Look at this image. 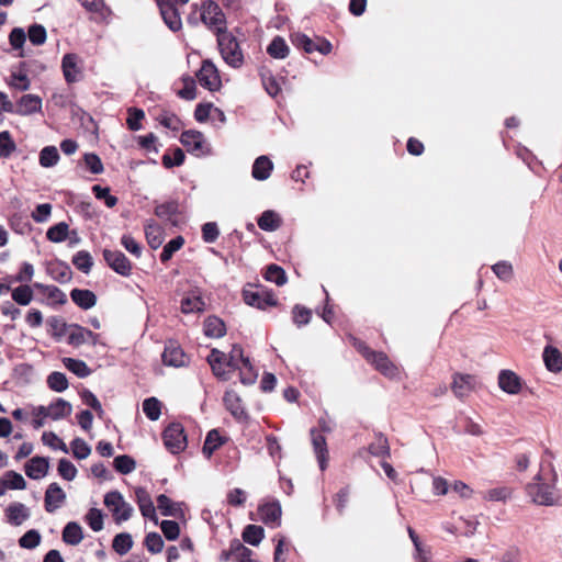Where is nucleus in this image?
<instances>
[{"label": "nucleus", "instance_id": "603ef678", "mask_svg": "<svg viewBox=\"0 0 562 562\" xmlns=\"http://www.w3.org/2000/svg\"><path fill=\"white\" fill-rule=\"evenodd\" d=\"M157 506L164 516H177L181 510L179 503H173L167 495L160 494L157 496Z\"/></svg>", "mask_w": 562, "mask_h": 562}, {"label": "nucleus", "instance_id": "c03bdc74", "mask_svg": "<svg viewBox=\"0 0 562 562\" xmlns=\"http://www.w3.org/2000/svg\"><path fill=\"white\" fill-rule=\"evenodd\" d=\"M143 412L149 420H158L161 415V402L154 396L145 398L143 402Z\"/></svg>", "mask_w": 562, "mask_h": 562}, {"label": "nucleus", "instance_id": "c85d7f7f", "mask_svg": "<svg viewBox=\"0 0 562 562\" xmlns=\"http://www.w3.org/2000/svg\"><path fill=\"white\" fill-rule=\"evenodd\" d=\"M257 224L265 232H274L281 227L282 218L277 212L267 210L260 214Z\"/></svg>", "mask_w": 562, "mask_h": 562}, {"label": "nucleus", "instance_id": "680f3d73", "mask_svg": "<svg viewBox=\"0 0 562 562\" xmlns=\"http://www.w3.org/2000/svg\"><path fill=\"white\" fill-rule=\"evenodd\" d=\"M88 526L94 531H101L103 529V514L98 508H90L85 516Z\"/></svg>", "mask_w": 562, "mask_h": 562}, {"label": "nucleus", "instance_id": "3c124183", "mask_svg": "<svg viewBox=\"0 0 562 562\" xmlns=\"http://www.w3.org/2000/svg\"><path fill=\"white\" fill-rule=\"evenodd\" d=\"M265 279L269 282L276 283L279 286L285 284L288 281L284 269L276 263H271L267 267Z\"/></svg>", "mask_w": 562, "mask_h": 562}, {"label": "nucleus", "instance_id": "a878e982", "mask_svg": "<svg viewBox=\"0 0 562 562\" xmlns=\"http://www.w3.org/2000/svg\"><path fill=\"white\" fill-rule=\"evenodd\" d=\"M273 170V162L268 156H259L252 164L251 175L258 181L267 180Z\"/></svg>", "mask_w": 562, "mask_h": 562}, {"label": "nucleus", "instance_id": "a18cd8bd", "mask_svg": "<svg viewBox=\"0 0 562 562\" xmlns=\"http://www.w3.org/2000/svg\"><path fill=\"white\" fill-rule=\"evenodd\" d=\"M66 342L72 347H80L86 344V328L78 324H70Z\"/></svg>", "mask_w": 562, "mask_h": 562}, {"label": "nucleus", "instance_id": "2eb2a0df", "mask_svg": "<svg viewBox=\"0 0 562 562\" xmlns=\"http://www.w3.org/2000/svg\"><path fill=\"white\" fill-rule=\"evenodd\" d=\"M154 213L162 221L172 225L177 224L176 216L181 214L180 203L178 200H169L155 206Z\"/></svg>", "mask_w": 562, "mask_h": 562}, {"label": "nucleus", "instance_id": "6ab92c4d", "mask_svg": "<svg viewBox=\"0 0 562 562\" xmlns=\"http://www.w3.org/2000/svg\"><path fill=\"white\" fill-rule=\"evenodd\" d=\"M498 385L508 394H518L521 390V380L515 372L502 370L498 374Z\"/></svg>", "mask_w": 562, "mask_h": 562}, {"label": "nucleus", "instance_id": "864d4df0", "mask_svg": "<svg viewBox=\"0 0 562 562\" xmlns=\"http://www.w3.org/2000/svg\"><path fill=\"white\" fill-rule=\"evenodd\" d=\"M47 272L54 280L60 283H66L71 279V270L67 265L64 263L50 265L47 268Z\"/></svg>", "mask_w": 562, "mask_h": 562}, {"label": "nucleus", "instance_id": "0e129e2a", "mask_svg": "<svg viewBox=\"0 0 562 562\" xmlns=\"http://www.w3.org/2000/svg\"><path fill=\"white\" fill-rule=\"evenodd\" d=\"M92 192L98 200H103L108 207H114L117 204V198L110 193V189L108 187L94 184L92 187Z\"/></svg>", "mask_w": 562, "mask_h": 562}, {"label": "nucleus", "instance_id": "bf43d9fd", "mask_svg": "<svg viewBox=\"0 0 562 562\" xmlns=\"http://www.w3.org/2000/svg\"><path fill=\"white\" fill-rule=\"evenodd\" d=\"M228 549L237 562H243L252 555V551L245 547L238 539L232 540Z\"/></svg>", "mask_w": 562, "mask_h": 562}, {"label": "nucleus", "instance_id": "f3484780", "mask_svg": "<svg viewBox=\"0 0 562 562\" xmlns=\"http://www.w3.org/2000/svg\"><path fill=\"white\" fill-rule=\"evenodd\" d=\"M207 362L217 379L222 381L229 379V372L224 369L226 366V355L224 352L218 349H212L211 353L207 356Z\"/></svg>", "mask_w": 562, "mask_h": 562}, {"label": "nucleus", "instance_id": "a211bd4d", "mask_svg": "<svg viewBox=\"0 0 562 562\" xmlns=\"http://www.w3.org/2000/svg\"><path fill=\"white\" fill-rule=\"evenodd\" d=\"M475 378L471 374L456 373L451 384L452 392L459 398H463L474 389Z\"/></svg>", "mask_w": 562, "mask_h": 562}, {"label": "nucleus", "instance_id": "9b49d317", "mask_svg": "<svg viewBox=\"0 0 562 562\" xmlns=\"http://www.w3.org/2000/svg\"><path fill=\"white\" fill-rule=\"evenodd\" d=\"M161 359L165 366L173 368L186 367L189 363V358L186 356L179 344L175 340H169L165 345Z\"/></svg>", "mask_w": 562, "mask_h": 562}, {"label": "nucleus", "instance_id": "39448f33", "mask_svg": "<svg viewBox=\"0 0 562 562\" xmlns=\"http://www.w3.org/2000/svg\"><path fill=\"white\" fill-rule=\"evenodd\" d=\"M180 143L187 151L195 157H204L212 154V148L200 131L187 130L181 133Z\"/></svg>", "mask_w": 562, "mask_h": 562}, {"label": "nucleus", "instance_id": "13d9d810", "mask_svg": "<svg viewBox=\"0 0 562 562\" xmlns=\"http://www.w3.org/2000/svg\"><path fill=\"white\" fill-rule=\"evenodd\" d=\"M291 41H292V44L300 48V49H303L305 53L307 54H312L315 52V44L311 37H308L306 34L304 33H295V34H292L291 35Z\"/></svg>", "mask_w": 562, "mask_h": 562}, {"label": "nucleus", "instance_id": "393cba45", "mask_svg": "<svg viewBox=\"0 0 562 562\" xmlns=\"http://www.w3.org/2000/svg\"><path fill=\"white\" fill-rule=\"evenodd\" d=\"M259 513L265 524L280 526L282 509L278 501L260 506Z\"/></svg>", "mask_w": 562, "mask_h": 562}, {"label": "nucleus", "instance_id": "8fccbe9b", "mask_svg": "<svg viewBox=\"0 0 562 562\" xmlns=\"http://www.w3.org/2000/svg\"><path fill=\"white\" fill-rule=\"evenodd\" d=\"M69 226L66 222H59L50 226L46 232V237L52 243H61L68 236Z\"/></svg>", "mask_w": 562, "mask_h": 562}, {"label": "nucleus", "instance_id": "423d86ee", "mask_svg": "<svg viewBox=\"0 0 562 562\" xmlns=\"http://www.w3.org/2000/svg\"><path fill=\"white\" fill-rule=\"evenodd\" d=\"M72 412V405L64 400L56 398L47 406L40 405L37 406V428L43 425V419L49 418L52 420H59L68 417Z\"/></svg>", "mask_w": 562, "mask_h": 562}, {"label": "nucleus", "instance_id": "c9c22d12", "mask_svg": "<svg viewBox=\"0 0 562 562\" xmlns=\"http://www.w3.org/2000/svg\"><path fill=\"white\" fill-rule=\"evenodd\" d=\"M225 439L221 436L217 429H212L207 432L202 448L203 454L210 459L215 450L222 447Z\"/></svg>", "mask_w": 562, "mask_h": 562}, {"label": "nucleus", "instance_id": "a19ab883", "mask_svg": "<svg viewBox=\"0 0 562 562\" xmlns=\"http://www.w3.org/2000/svg\"><path fill=\"white\" fill-rule=\"evenodd\" d=\"M8 516L12 524L19 526L31 516V510L23 504L15 503L8 508Z\"/></svg>", "mask_w": 562, "mask_h": 562}, {"label": "nucleus", "instance_id": "69168bd1", "mask_svg": "<svg viewBox=\"0 0 562 562\" xmlns=\"http://www.w3.org/2000/svg\"><path fill=\"white\" fill-rule=\"evenodd\" d=\"M58 474L66 481H74L77 476V468L68 459H60L57 467Z\"/></svg>", "mask_w": 562, "mask_h": 562}, {"label": "nucleus", "instance_id": "20e7f679", "mask_svg": "<svg viewBox=\"0 0 562 562\" xmlns=\"http://www.w3.org/2000/svg\"><path fill=\"white\" fill-rule=\"evenodd\" d=\"M161 438L166 449L172 454H179L188 445L184 427L177 422L169 424L164 429Z\"/></svg>", "mask_w": 562, "mask_h": 562}, {"label": "nucleus", "instance_id": "ddd939ff", "mask_svg": "<svg viewBox=\"0 0 562 562\" xmlns=\"http://www.w3.org/2000/svg\"><path fill=\"white\" fill-rule=\"evenodd\" d=\"M312 445L316 454L319 469L324 471L327 468L328 449L324 435L316 428L311 429Z\"/></svg>", "mask_w": 562, "mask_h": 562}, {"label": "nucleus", "instance_id": "4be33fe9", "mask_svg": "<svg viewBox=\"0 0 562 562\" xmlns=\"http://www.w3.org/2000/svg\"><path fill=\"white\" fill-rule=\"evenodd\" d=\"M41 294L48 305H64L67 303L66 294L56 285H43L37 283V294Z\"/></svg>", "mask_w": 562, "mask_h": 562}, {"label": "nucleus", "instance_id": "052dcab7", "mask_svg": "<svg viewBox=\"0 0 562 562\" xmlns=\"http://www.w3.org/2000/svg\"><path fill=\"white\" fill-rule=\"evenodd\" d=\"M70 448L74 457L78 460H85L91 453V447L82 438L79 437L75 438L70 442Z\"/></svg>", "mask_w": 562, "mask_h": 562}, {"label": "nucleus", "instance_id": "aec40b11", "mask_svg": "<svg viewBox=\"0 0 562 562\" xmlns=\"http://www.w3.org/2000/svg\"><path fill=\"white\" fill-rule=\"evenodd\" d=\"M61 68L68 83L77 82L80 79L81 71L78 67V56L76 54H66L61 60Z\"/></svg>", "mask_w": 562, "mask_h": 562}, {"label": "nucleus", "instance_id": "5fc2aeb1", "mask_svg": "<svg viewBox=\"0 0 562 562\" xmlns=\"http://www.w3.org/2000/svg\"><path fill=\"white\" fill-rule=\"evenodd\" d=\"M184 244V238L182 236H176L175 238L170 239L162 248V251L160 254V261L167 262L169 261L173 254L178 251Z\"/></svg>", "mask_w": 562, "mask_h": 562}, {"label": "nucleus", "instance_id": "6e6d98bb", "mask_svg": "<svg viewBox=\"0 0 562 562\" xmlns=\"http://www.w3.org/2000/svg\"><path fill=\"white\" fill-rule=\"evenodd\" d=\"M0 483L7 487V490H22L25 487L24 477L15 472H8L0 479Z\"/></svg>", "mask_w": 562, "mask_h": 562}, {"label": "nucleus", "instance_id": "de8ad7c7", "mask_svg": "<svg viewBox=\"0 0 562 562\" xmlns=\"http://www.w3.org/2000/svg\"><path fill=\"white\" fill-rule=\"evenodd\" d=\"M59 153L55 146H45L40 153V165L44 168H50L59 161Z\"/></svg>", "mask_w": 562, "mask_h": 562}, {"label": "nucleus", "instance_id": "cd10ccee", "mask_svg": "<svg viewBox=\"0 0 562 562\" xmlns=\"http://www.w3.org/2000/svg\"><path fill=\"white\" fill-rule=\"evenodd\" d=\"M546 368L550 372H560L562 370V353L553 346H546L542 352Z\"/></svg>", "mask_w": 562, "mask_h": 562}, {"label": "nucleus", "instance_id": "412c9836", "mask_svg": "<svg viewBox=\"0 0 562 562\" xmlns=\"http://www.w3.org/2000/svg\"><path fill=\"white\" fill-rule=\"evenodd\" d=\"M160 11V15L168 26V29L172 32H178L182 27V21L180 16L179 9L177 7H170L166 4H157Z\"/></svg>", "mask_w": 562, "mask_h": 562}, {"label": "nucleus", "instance_id": "9d476101", "mask_svg": "<svg viewBox=\"0 0 562 562\" xmlns=\"http://www.w3.org/2000/svg\"><path fill=\"white\" fill-rule=\"evenodd\" d=\"M104 505L111 509L112 515L119 514V506L124 508V512L117 517V524L128 520L133 515V507L125 502L123 495L119 491H110L104 495Z\"/></svg>", "mask_w": 562, "mask_h": 562}, {"label": "nucleus", "instance_id": "09e8293b", "mask_svg": "<svg viewBox=\"0 0 562 562\" xmlns=\"http://www.w3.org/2000/svg\"><path fill=\"white\" fill-rule=\"evenodd\" d=\"M113 467L121 474H130L136 468V461L128 454H121L114 458Z\"/></svg>", "mask_w": 562, "mask_h": 562}, {"label": "nucleus", "instance_id": "37998d69", "mask_svg": "<svg viewBox=\"0 0 562 562\" xmlns=\"http://www.w3.org/2000/svg\"><path fill=\"white\" fill-rule=\"evenodd\" d=\"M291 313L292 322L297 328L306 326L312 319V311L301 304H295Z\"/></svg>", "mask_w": 562, "mask_h": 562}, {"label": "nucleus", "instance_id": "7c9ffc66", "mask_svg": "<svg viewBox=\"0 0 562 562\" xmlns=\"http://www.w3.org/2000/svg\"><path fill=\"white\" fill-rule=\"evenodd\" d=\"M203 331L206 337L221 338L226 334V326L221 318L212 315L205 318Z\"/></svg>", "mask_w": 562, "mask_h": 562}, {"label": "nucleus", "instance_id": "72a5a7b5", "mask_svg": "<svg viewBox=\"0 0 562 562\" xmlns=\"http://www.w3.org/2000/svg\"><path fill=\"white\" fill-rule=\"evenodd\" d=\"M63 541L70 546L79 544L83 539V531L77 521H69L63 529Z\"/></svg>", "mask_w": 562, "mask_h": 562}, {"label": "nucleus", "instance_id": "4d7b16f0", "mask_svg": "<svg viewBox=\"0 0 562 562\" xmlns=\"http://www.w3.org/2000/svg\"><path fill=\"white\" fill-rule=\"evenodd\" d=\"M237 369L240 372L239 373L240 382L244 385H251L256 382L257 372L255 371L249 358L245 359L243 366L238 367Z\"/></svg>", "mask_w": 562, "mask_h": 562}, {"label": "nucleus", "instance_id": "473e14b6", "mask_svg": "<svg viewBox=\"0 0 562 562\" xmlns=\"http://www.w3.org/2000/svg\"><path fill=\"white\" fill-rule=\"evenodd\" d=\"M267 54L274 59H285L290 54V47L282 36L277 35L267 46Z\"/></svg>", "mask_w": 562, "mask_h": 562}, {"label": "nucleus", "instance_id": "4468645a", "mask_svg": "<svg viewBox=\"0 0 562 562\" xmlns=\"http://www.w3.org/2000/svg\"><path fill=\"white\" fill-rule=\"evenodd\" d=\"M136 503L139 507L142 515L145 518L153 520L155 524L158 522L156 509L149 493L144 487H137L135 490Z\"/></svg>", "mask_w": 562, "mask_h": 562}, {"label": "nucleus", "instance_id": "bb28decb", "mask_svg": "<svg viewBox=\"0 0 562 562\" xmlns=\"http://www.w3.org/2000/svg\"><path fill=\"white\" fill-rule=\"evenodd\" d=\"M145 236L148 246L156 250L164 241V231L159 224L150 220L145 224Z\"/></svg>", "mask_w": 562, "mask_h": 562}, {"label": "nucleus", "instance_id": "c756f323", "mask_svg": "<svg viewBox=\"0 0 562 562\" xmlns=\"http://www.w3.org/2000/svg\"><path fill=\"white\" fill-rule=\"evenodd\" d=\"M259 77L266 92L270 97L276 98L280 93L281 87L272 71L266 66H262L259 68Z\"/></svg>", "mask_w": 562, "mask_h": 562}, {"label": "nucleus", "instance_id": "e433bc0d", "mask_svg": "<svg viewBox=\"0 0 562 562\" xmlns=\"http://www.w3.org/2000/svg\"><path fill=\"white\" fill-rule=\"evenodd\" d=\"M61 362L67 370L80 379L89 376L92 372L88 364L80 359L65 357L61 359Z\"/></svg>", "mask_w": 562, "mask_h": 562}, {"label": "nucleus", "instance_id": "79ce46f5", "mask_svg": "<svg viewBox=\"0 0 562 562\" xmlns=\"http://www.w3.org/2000/svg\"><path fill=\"white\" fill-rule=\"evenodd\" d=\"M133 547V538L128 532L117 533L113 538L112 548L119 555H125Z\"/></svg>", "mask_w": 562, "mask_h": 562}, {"label": "nucleus", "instance_id": "58836bf2", "mask_svg": "<svg viewBox=\"0 0 562 562\" xmlns=\"http://www.w3.org/2000/svg\"><path fill=\"white\" fill-rule=\"evenodd\" d=\"M241 536L246 543L256 547L262 541L265 537V530L261 526L258 525H247L244 528Z\"/></svg>", "mask_w": 562, "mask_h": 562}, {"label": "nucleus", "instance_id": "774afa93", "mask_svg": "<svg viewBox=\"0 0 562 562\" xmlns=\"http://www.w3.org/2000/svg\"><path fill=\"white\" fill-rule=\"evenodd\" d=\"M145 547L150 553L157 554L164 549V540L158 532H149L145 537Z\"/></svg>", "mask_w": 562, "mask_h": 562}, {"label": "nucleus", "instance_id": "1a4fd4ad", "mask_svg": "<svg viewBox=\"0 0 562 562\" xmlns=\"http://www.w3.org/2000/svg\"><path fill=\"white\" fill-rule=\"evenodd\" d=\"M102 254L104 261L114 272L122 277L132 274L133 265L122 251L104 249Z\"/></svg>", "mask_w": 562, "mask_h": 562}, {"label": "nucleus", "instance_id": "2f4dec72", "mask_svg": "<svg viewBox=\"0 0 562 562\" xmlns=\"http://www.w3.org/2000/svg\"><path fill=\"white\" fill-rule=\"evenodd\" d=\"M46 326L48 327V333L57 341H61L64 338L66 339L70 328V324H67L63 317L57 316L49 317L46 321Z\"/></svg>", "mask_w": 562, "mask_h": 562}, {"label": "nucleus", "instance_id": "e2e57ef3", "mask_svg": "<svg viewBox=\"0 0 562 562\" xmlns=\"http://www.w3.org/2000/svg\"><path fill=\"white\" fill-rule=\"evenodd\" d=\"M128 116L126 119L127 127L133 131H139L142 128V120L145 117V113L142 109L130 108L127 110Z\"/></svg>", "mask_w": 562, "mask_h": 562}, {"label": "nucleus", "instance_id": "7ed1b4c3", "mask_svg": "<svg viewBox=\"0 0 562 562\" xmlns=\"http://www.w3.org/2000/svg\"><path fill=\"white\" fill-rule=\"evenodd\" d=\"M200 20L209 30L213 31L215 35L226 29V16L221 7L213 0H207L202 3Z\"/></svg>", "mask_w": 562, "mask_h": 562}, {"label": "nucleus", "instance_id": "338daca9", "mask_svg": "<svg viewBox=\"0 0 562 562\" xmlns=\"http://www.w3.org/2000/svg\"><path fill=\"white\" fill-rule=\"evenodd\" d=\"M42 441L53 450H60L64 453H68V447L66 443L54 432L44 431L42 435Z\"/></svg>", "mask_w": 562, "mask_h": 562}, {"label": "nucleus", "instance_id": "f03ea898", "mask_svg": "<svg viewBox=\"0 0 562 562\" xmlns=\"http://www.w3.org/2000/svg\"><path fill=\"white\" fill-rule=\"evenodd\" d=\"M217 46L223 60L232 68H240L244 54L237 38L227 30L216 35Z\"/></svg>", "mask_w": 562, "mask_h": 562}, {"label": "nucleus", "instance_id": "dca6fc26", "mask_svg": "<svg viewBox=\"0 0 562 562\" xmlns=\"http://www.w3.org/2000/svg\"><path fill=\"white\" fill-rule=\"evenodd\" d=\"M223 402L227 411L238 420L248 419V414L245 411L241 400L234 391H226L223 396Z\"/></svg>", "mask_w": 562, "mask_h": 562}, {"label": "nucleus", "instance_id": "ea45409f", "mask_svg": "<svg viewBox=\"0 0 562 562\" xmlns=\"http://www.w3.org/2000/svg\"><path fill=\"white\" fill-rule=\"evenodd\" d=\"M46 383L49 390L61 393L69 386L68 379L65 373L59 371H53L48 374Z\"/></svg>", "mask_w": 562, "mask_h": 562}, {"label": "nucleus", "instance_id": "0eeeda50", "mask_svg": "<svg viewBox=\"0 0 562 562\" xmlns=\"http://www.w3.org/2000/svg\"><path fill=\"white\" fill-rule=\"evenodd\" d=\"M243 299L247 305L259 310L276 306L278 303L272 291H268L261 286L244 289Z\"/></svg>", "mask_w": 562, "mask_h": 562}, {"label": "nucleus", "instance_id": "b1692460", "mask_svg": "<svg viewBox=\"0 0 562 562\" xmlns=\"http://www.w3.org/2000/svg\"><path fill=\"white\" fill-rule=\"evenodd\" d=\"M70 299L82 310H90L97 304V295L87 289H72L70 291Z\"/></svg>", "mask_w": 562, "mask_h": 562}, {"label": "nucleus", "instance_id": "4c0bfd02", "mask_svg": "<svg viewBox=\"0 0 562 562\" xmlns=\"http://www.w3.org/2000/svg\"><path fill=\"white\" fill-rule=\"evenodd\" d=\"M205 308V303L200 295L192 294L181 300V312L183 314L201 313Z\"/></svg>", "mask_w": 562, "mask_h": 562}, {"label": "nucleus", "instance_id": "5701e85b", "mask_svg": "<svg viewBox=\"0 0 562 562\" xmlns=\"http://www.w3.org/2000/svg\"><path fill=\"white\" fill-rule=\"evenodd\" d=\"M376 370L385 376H394L397 373V368L391 362L389 357L382 351H374L368 360Z\"/></svg>", "mask_w": 562, "mask_h": 562}, {"label": "nucleus", "instance_id": "f257e3e1", "mask_svg": "<svg viewBox=\"0 0 562 562\" xmlns=\"http://www.w3.org/2000/svg\"><path fill=\"white\" fill-rule=\"evenodd\" d=\"M558 474L553 468L548 471L541 470L533 479V482L527 484L526 492L535 504L542 506H552L560 498L559 490L555 486Z\"/></svg>", "mask_w": 562, "mask_h": 562}, {"label": "nucleus", "instance_id": "6e6552de", "mask_svg": "<svg viewBox=\"0 0 562 562\" xmlns=\"http://www.w3.org/2000/svg\"><path fill=\"white\" fill-rule=\"evenodd\" d=\"M196 78L200 85L210 91H216L221 88L222 82L218 69L211 59L202 61L201 68L196 72Z\"/></svg>", "mask_w": 562, "mask_h": 562}, {"label": "nucleus", "instance_id": "f8f14e48", "mask_svg": "<svg viewBox=\"0 0 562 562\" xmlns=\"http://www.w3.org/2000/svg\"><path fill=\"white\" fill-rule=\"evenodd\" d=\"M66 493L56 482L50 483L44 495V507L49 514L58 510L66 502Z\"/></svg>", "mask_w": 562, "mask_h": 562}, {"label": "nucleus", "instance_id": "49530a36", "mask_svg": "<svg viewBox=\"0 0 562 562\" xmlns=\"http://www.w3.org/2000/svg\"><path fill=\"white\" fill-rule=\"evenodd\" d=\"M72 265L81 272L89 273L93 266V259L89 251L79 250L71 260Z\"/></svg>", "mask_w": 562, "mask_h": 562}, {"label": "nucleus", "instance_id": "f704fd0d", "mask_svg": "<svg viewBox=\"0 0 562 562\" xmlns=\"http://www.w3.org/2000/svg\"><path fill=\"white\" fill-rule=\"evenodd\" d=\"M368 451L371 456L374 457L390 458V445L384 434L375 432V439L369 445Z\"/></svg>", "mask_w": 562, "mask_h": 562}]
</instances>
